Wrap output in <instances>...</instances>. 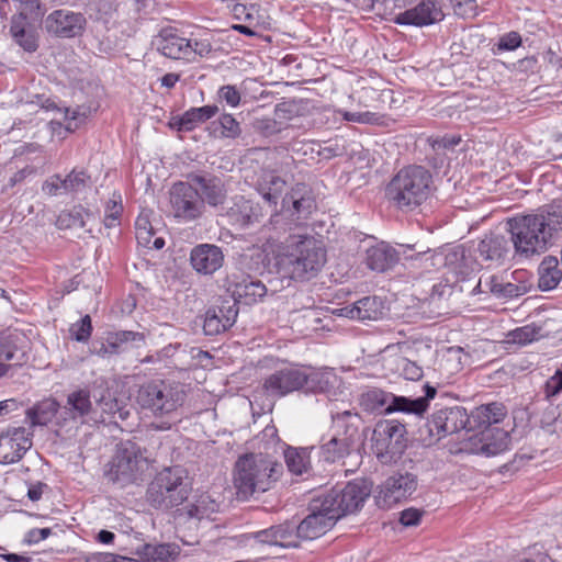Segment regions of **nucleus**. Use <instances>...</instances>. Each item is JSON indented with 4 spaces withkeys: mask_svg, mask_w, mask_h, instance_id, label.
I'll use <instances>...</instances> for the list:
<instances>
[{
    "mask_svg": "<svg viewBox=\"0 0 562 562\" xmlns=\"http://www.w3.org/2000/svg\"><path fill=\"white\" fill-rule=\"evenodd\" d=\"M507 226L516 256L526 259L539 256L562 229V205L551 204L538 213L515 216L507 221Z\"/></svg>",
    "mask_w": 562,
    "mask_h": 562,
    "instance_id": "obj_1",
    "label": "nucleus"
},
{
    "mask_svg": "<svg viewBox=\"0 0 562 562\" xmlns=\"http://www.w3.org/2000/svg\"><path fill=\"white\" fill-rule=\"evenodd\" d=\"M283 472V465L268 456L248 453L238 458L234 470V486L240 499L271 488Z\"/></svg>",
    "mask_w": 562,
    "mask_h": 562,
    "instance_id": "obj_2",
    "label": "nucleus"
},
{
    "mask_svg": "<svg viewBox=\"0 0 562 562\" xmlns=\"http://www.w3.org/2000/svg\"><path fill=\"white\" fill-rule=\"evenodd\" d=\"M290 250L278 260V270L283 278L307 281L314 278L326 262V251L321 240L312 236H300L291 243Z\"/></svg>",
    "mask_w": 562,
    "mask_h": 562,
    "instance_id": "obj_3",
    "label": "nucleus"
},
{
    "mask_svg": "<svg viewBox=\"0 0 562 562\" xmlns=\"http://www.w3.org/2000/svg\"><path fill=\"white\" fill-rule=\"evenodd\" d=\"M432 175L418 165L402 168L389 182L385 195L397 209L411 211L422 205L430 195Z\"/></svg>",
    "mask_w": 562,
    "mask_h": 562,
    "instance_id": "obj_4",
    "label": "nucleus"
},
{
    "mask_svg": "<svg viewBox=\"0 0 562 562\" xmlns=\"http://www.w3.org/2000/svg\"><path fill=\"white\" fill-rule=\"evenodd\" d=\"M191 491L188 472L180 465L164 468L149 483L146 491L147 503L161 510L181 505Z\"/></svg>",
    "mask_w": 562,
    "mask_h": 562,
    "instance_id": "obj_5",
    "label": "nucleus"
},
{
    "mask_svg": "<svg viewBox=\"0 0 562 562\" xmlns=\"http://www.w3.org/2000/svg\"><path fill=\"white\" fill-rule=\"evenodd\" d=\"M186 393L178 384L155 380L139 386L136 403L146 414L154 417H170L182 406Z\"/></svg>",
    "mask_w": 562,
    "mask_h": 562,
    "instance_id": "obj_6",
    "label": "nucleus"
},
{
    "mask_svg": "<svg viewBox=\"0 0 562 562\" xmlns=\"http://www.w3.org/2000/svg\"><path fill=\"white\" fill-rule=\"evenodd\" d=\"M424 396L411 398L397 396L380 389H372L362 394L361 404L367 411L371 412L379 411L386 414L401 412L423 416L428 409L429 400L434 398L437 394L436 387L428 383L424 385Z\"/></svg>",
    "mask_w": 562,
    "mask_h": 562,
    "instance_id": "obj_7",
    "label": "nucleus"
},
{
    "mask_svg": "<svg viewBox=\"0 0 562 562\" xmlns=\"http://www.w3.org/2000/svg\"><path fill=\"white\" fill-rule=\"evenodd\" d=\"M470 417L462 406L443 407L435 411L417 429L416 439L425 447L438 442L440 439L459 432L469 431Z\"/></svg>",
    "mask_w": 562,
    "mask_h": 562,
    "instance_id": "obj_8",
    "label": "nucleus"
},
{
    "mask_svg": "<svg viewBox=\"0 0 562 562\" xmlns=\"http://www.w3.org/2000/svg\"><path fill=\"white\" fill-rule=\"evenodd\" d=\"M305 379V369L297 366L276 370L263 380L260 387L254 391V400L256 403L262 400L261 409L270 412L273 408L274 398L302 390Z\"/></svg>",
    "mask_w": 562,
    "mask_h": 562,
    "instance_id": "obj_9",
    "label": "nucleus"
},
{
    "mask_svg": "<svg viewBox=\"0 0 562 562\" xmlns=\"http://www.w3.org/2000/svg\"><path fill=\"white\" fill-rule=\"evenodd\" d=\"M372 485L369 481L360 479L348 482L344 486L336 485L324 494L322 499L336 520L358 512L370 496Z\"/></svg>",
    "mask_w": 562,
    "mask_h": 562,
    "instance_id": "obj_10",
    "label": "nucleus"
},
{
    "mask_svg": "<svg viewBox=\"0 0 562 562\" xmlns=\"http://www.w3.org/2000/svg\"><path fill=\"white\" fill-rule=\"evenodd\" d=\"M406 428L394 419L380 420L372 432V451L383 464L396 462L406 449Z\"/></svg>",
    "mask_w": 562,
    "mask_h": 562,
    "instance_id": "obj_11",
    "label": "nucleus"
},
{
    "mask_svg": "<svg viewBox=\"0 0 562 562\" xmlns=\"http://www.w3.org/2000/svg\"><path fill=\"white\" fill-rule=\"evenodd\" d=\"M143 461L145 457L140 447L131 440L123 441L117 446L115 456L104 471V476L109 482L123 487L136 481Z\"/></svg>",
    "mask_w": 562,
    "mask_h": 562,
    "instance_id": "obj_12",
    "label": "nucleus"
},
{
    "mask_svg": "<svg viewBox=\"0 0 562 562\" xmlns=\"http://www.w3.org/2000/svg\"><path fill=\"white\" fill-rule=\"evenodd\" d=\"M169 207L173 217L181 223L196 221L205 213L204 200L190 182L178 181L169 190Z\"/></svg>",
    "mask_w": 562,
    "mask_h": 562,
    "instance_id": "obj_13",
    "label": "nucleus"
},
{
    "mask_svg": "<svg viewBox=\"0 0 562 562\" xmlns=\"http://www.w3.org/2000/svg\"><path fill=\"white\" fill-rule=\"evenodd\" d=\"M47 33L59 38H75L81 36L87 27V19L81 12L67 9H57L44 20Z\"/></svg>",
    "mask_w": 562,
    "mask_h": 562,
    "instance_id": "obj_14",
    "label": "nucleus"
},
{
    "mask_svg": "<svg viewBox=\"0 0 562 562\" xmlns=\"http://www.w3.org/2000/svg\"><path fill=\"white\" fill-rule=\"evenodd\" d=\"M417 476L409 472L395 473L380 486L375 496L380 507L390 508L394 504L411 496L417 488Z\"/></svg>",
    "mask_w": 562,
    "mask_h": 562,
    "instance_id": "obj_15",
    "label": "nucleus"
},
{
    "mask_svg": "<svg viewBox=\"0 0 562 562\" xmlns=\"http://www.w3.org/2000/svg\"><path fill=\"white\" fill-rule=\"evenodd\" d=\"M310 514L297 522L299 537L302 541L314 540L325 535L337 522L336 518L324 506L322 497L314 498L310 504Z\"/></svg>",
    "mask_w": 562,
    "mask_h": 562,
    "instance_id": "obj_16",
    "label": "nucleus"
},
{
    "mask_svg": "<svg viewBox=\"0 0 562 562\" xmlns=\"http://www.w3.org/2000/svg\"><path fill=\"white\" fill-rule=\"evenodd\" d=\"M416 259L430 261L431 267L445 266L462 278H465L474 270V260L465 255L463 246L453 247L446 252H436L430 249L418 250Z\"/></svg>",
    "mask_w": 562,
    "mask_h": 562,
    "instance_id": "obj_17",
    "label": "nucleus"
},
{
    "mask_svg": "<svg viewBox=\"0 0 562 562\" xmlns=\"http://www.w3.org/2000/svg\"><path fill=\"white\" fill-rule=\"evenodd\" d=\"M281 207L291 216L296 225H303L316 210V201L312 189L305 183L294 184L282 198Z\"/></svg>",
    "mask_w": 562,
    "mask_h": 562,
    "instance_id": "obj_18",
    "label": "nucleus"
},
{
    "mask_svg": "<svg viewBox=\"0 0 562 562\" xmlns=\"http://www.w3.org/2000/svg\"><path fill=\"white\" fill-rule=\"evenodd\" d=\"M33 432L25 427H9L0 434V464L20 461L33 446Z\"/></svg>",
    "mask_w": 562,
    "mask_h": 562,
    "instance_id": "obj_19",
    "label": "nucleus"
},
{
    "mask_svg": "<svg viewBox=\"0 0 562 562\" xmlns=\"http://www.w3.org/2000/svg\"><path fill=\"white\" fill-rule=\"evenodd\" d=\"M411 250H413L411 245H400V248L396 249L382 241L366 250L364 262L370 270L384 272L393 268L401 256H404L405 259H414L413 255L407 254Z\"/></svg>",
    "mask_w": 562,
    "mask_h": 562,
    "instance_id": "obj_20",
    "label": "nucleus"
},
{
    "mask_svg": "<svg viewBox=\"0 0 562 562\" xmlns=\"http://www.w3.org/2000/svg\"><path fill=\"white\" fill-rule=\"evenodd\" d=\"M445 14L440 4L434 0H423L414 8L395 15L394 22L398 25L426 26L442 21Z\"/></svg>",
    "mask_w": 562,
    "mask_h": 562,
    "instance_id": "obj_21",
    "label": "nucleus"
},
{
    "mask_svg": "<svg viewBox=\"0 0 562 562\" xmlns=\"http://www.w3.org/2000/svg\"><path fill=\"white\" fill-rule=\"evenodd\" d=\"M238 307L236 302L224 300L205 312L203 331L206 336H216L229 329L236 322Z\"/></svg>",
    "mask_w": 562,
    "mask_h": 562,
    "instance_id": "obj_22",
    "label": "nucleus"
},
{
    "mask_svg": "<svg viewBox=\"0 0 562 562\" xmlns=\"http://www.w3.org/2000/svg\"><path fill=\"white\" fill-rule=\"evenodd\" d=\"M190 262L198 273L210 276L223 267L224 254L216 245L200 244L192 248Z\"/></svg>",
    "mask_w": 562,
    "mask_h": 562,
    "instance_id": "obj_23",
    "label": "nucleus"
},
{
    "mask_svg": "<svg viewBox=\"0 0 562 562\" xmlns=\"http://www.w3.org/2000/svg\"><path fill=\"white\" fill-rule=\"evenodd\" d=\"M265 216L259 203L244 196H237L227 210L226 217L229 224L239 228H247L259 223Z\"/></svg>",
    "mask_w": 562,
    "mask_h": 562,
    "instance_id": "obj_24",
    "label": "nucleus"
},
{
    "mask_svg": "<svg viewBox=\"0 0 562 562\" xmlns=\"http://www.w3.org/2000/svg\"><path fill=\"white\" fill-rule=\"evenodd\" d=\"M155 45L168 58L190 60V41L180 36L173 27L162 29L156 36Z\"/></svg>",
    "mask_w": 562,
    "mask_h": 562,
    "instance_id": "obj_25",
    "label": "nucleus"
},
{
    "mask_svg": "<svg viewBox=\"0 0 562 562\" xmlns=\"http://www.w3.org/2000/svg\"><path fill=\"white\" fill-rule=\"evenodd\" d=\"M506 415L507 409L503 403L492 402L480 405L469 414V431L497 428L496 425L503 422Z\"/></svg>",
    "mask_w": 562,
    "mask_h": 562,
    "instance_id": "obj_26",
    "label": "nucleus"
},
{
    "mask_svg": "<svg viewBox=\"0 0 562 562\" xmlns=\"http://www.w3.org/2000/svg\"><path fill=\"white\" fill-rule=\"evenodd\" d=\"M359 422L360 416L350 411L337 413L333 416L334 435L340 437L351 451L358 450L361 442Z\"/></svg>",
    "mask_w": 562,
    "mask_h": 562,
    "instance_id": "obj_27",
    "label": "nucleus"
},
{
    "mask_svg": "<svg viewBox=\"0 0 562 562\" xmlns=\"http://www.w3.org/2000/svg\"><path fill=\"white\" fill-rule=\"evenodd\" d=\"M188 180L200 187V195L204 200V204L217 206L224 203L226 199V190L222 180L215 176H203L200 173H189Z\"/></svg>",
    "mask_w": 562,
    "mask_h": 562,
    "instance_id": "obj_28",
    "label": "nucleus"
},
{
    "mask_svg": "<svg viewBox=\"0 0 562 562\" xmlns=\"http://www.w3.org/2000/svg\"><path fill=\"white\" fill-rule=\"evenodd\" d=\"M512 239L504 235L490 234L486 235L477 245V252L486 261L502 263L510 254Z\"/></svg>",
    "mask_w": 562,
    "mask_h": 562,
    "instance_id": "obj_29",
    "label": "nucleus"
},
{
    "mask_svg": "<svg viewBox=\"0 0 562 562\" xmlns=\"http://www.w3.org/2000/svg\"><path fill=\"white\" fill-rule=\"evenodd\" d=\"M479 435L480 446L476 448L479 453L493 457L508 449L509 434L499 427L479 431Z\"/></svg>",
    "mask_w": 562,
    "mask_h": 562,
    "instance_id": "obj_30",
    "label": "nucleus"
},
{
    "mask_svg": "<svg viewBox=\"0 0 562 562\" xmlns=\"http://www.w3.org/2000/svg\"><path fill=\"white\" fill-rule=\"evenodd\" d=\"M305 378L306 382H303L302 389L305 393H330L339 380L335 371L329 368L311 372L305 370Z\"/></svg>",
    "mask_w": 562,
    "mask_h": 562,
    "instance_id": "obj_31",
    "label": "nucleus"
},
{
    "mask_svg": "<svg viewBox=\"0 0 562 562\" xmlns=\"http://www.w3.org/2000/svg\"><path fill=\"white\" fill-rule=\"evenodd\" d=\"M145 336L142 333L133 330H120L109 333L105 342L99 350L100 355H117L125 350V346L130 342H144Z\"/></svg>",
    "mask_w": 562,
    "mask_h": 562,
    "instance_id": "obj_32",
    "label": "nucleus"
},
{
    "mask_svg": "<svg viewBox=\"0 0 562 562\" xmlns=\"http://www.w3.org/2000/svg\"><path fill=\"white\" fill-rule=\"evenodd\" d=\"M267 294L266 285L251 278L244 279L235 284L233 290L234 300L232 302L241 301L247 305H251L261 300Z\"/></svg>",
    "mask_w": 562,
    "mask_h": 562,
    "instance_id": "obj_33",
    "label": "nucleus"
},
{
    "mask_svg": "<svg viewBox=\"0 0 562 562\" xmlns=\"http://www.w3.org/2000/svg\"><path fill=\"white\" fill-rule=\"evenodd\" d=\"M285 181L277 173L270 171L261 176L257 190L265 201L276 206L285 189Z\"/></svg>",
    "mask_w": 562,
    "mask_h": 562,
    "instance_id": "obj_34",
    "label": "nucleus"
},
{
    "mask_svg": "<svg viewBox=\"0 0 562 562\" xmlns=\"http://www.w3.org/2000/svg\"><path fill=\"white\" fill-rule=\"evenodd\" d=\"M538 274V288L541 291H550L557 288L562 279L558 258L553 256L544 257L539 265Z\"/></svg>",
    "mask_w": 562,
    "mask_h": 562,
    "instance_id": "obj_35",
    "label": "nucleus"
},
{
    "mask_svg": "<svg viewBox=\"0 0 562 562\" xmlns=\"http://www.w3.org/2000/svg\"><path fill=\"white\" fill-rule=\"evenodd\" d=\"M59 403L55 398H44L26 411L32 426H45L55 417Z\"/></svg>",
    "mask_w": 562,
    "mask_h": 562,
    "instance_id": "obj_36",
    "label": "nucleus"
},
{
    "mask_svg": "<svg viewBox=\"0 0 562 562\" xmlns=\"http://www.w3.org/2000/svg\"><path fill=\"white\" fill-rule=\"evenodd\" d=\"M65 409L71 419L83 418L89 415L92 411L90 392L80 389L68 394Z\"/></svg>",
    "mask_w": 562,
    "mask_h": 562,
    "instance_id": "obj_37",
    "label": "nucleus"
},
{
    "mask_svg": "<svg viewBox=\"0 0 562 562\" xmlns=\"http://www.w3.org/2000/svg\"><path fill=\"white\" fill-rule=\"evenodd\" d=\"M140 555L143 562H176L179 547L172 543L145 544Z\"/></svg>",
    "mask_w": 562,
    "mask_h": 562,
    "instance_id": "obj_38",
    "label": "nucleus"
},
{
    "mask_svg": "<svg viewBox=\"0 0 562 562\" xmlns=\"http://www.w3.org/2000/svg\"><path fill=\"white\" fill-rule=\"evenodd\" d=\"M220 504L207 494L200 495L192 504L186 508V515L189 519L202 521L211 519V516L217 513Z\"/></svg>",
    "mask_w": 562,
    "mask_h": 562,
    "instance_id": "obj_39",
    "label": "nucleus"
},
{
    "mask_svg": "<svg viewBox=\"0 0 562 562\" xmlns=\"http://www.w3.org/2000/svg\"><path fill=\"white\" fill-rule=\"evenodd\" d=\"M383 302L378 296H364L356 302L357 321H376L383 315Z\"/></svg>",
    "mask_w": 562,
    "mask_h": 562,
    "instance_id": "obj_40",
    "label": "nucleus"
},
{
    "mask_svg": "<svg viewBox=\"0 0 562 562\" xmlns=\"http://www.w3.org/2000/svg\"><path fill=\"white\" fill-rule=\"evenodd\" d=\"M277 547L281 548H299L302 541L299 537L297 522L285 520L282 524L274 525Z\"/></svg>",
    "mask_w": 562,
    "mask_h": 562,
    "instance_id": "obj_41",
    "label": "nucleus"
},
{
    "mask_svg": "<svg viewBox=\"0 0 562 562\" xmlns=\"http://www.w3.org/2000/svg\"><path fill=\"white\" fill-rule=\"evenodd\" d=\"M284 460L290 472L301 475L308 469L310 450L308 448L288 447L284 450Z\"/></svg>",
    "mask_w": 562,
    "mask_h": 562,
    "instance_id": "obj_42",
    "label": "nucleus"
},
{
    "mask_svg": "<svg viewBox=\"0 0 562 562\" xmlns=\"http://www.w3.org/2000/svg\"><path fill=\"white\" fill-rule=\"evenodd\" d=\"M351 452L352 451L348 448V445L344 443L340 437H336L335 435L319 447L321 457L326 462L330 463L349 456Z\"/></svg>",
    "mask_w": 562,
    "mask_h": 562,
    "instance_id": "obj_43",
    "label": "nucleus"
},
{
    "mask_svg": "<svg viewBox=\"0 0 562 562\" xmlns=\"http://www.w3.org/2000/svg\"><path fill=\"white\" fill-rule=\"evenodd\" d=\"M541 330L542 328L535 324L518 327L507 334V342L526 346L542 338Z\"/></svg>",
    "mask_w": 562,
    "mask_h": 562,
    "instance_id": "obj_44",
    "label": "nucleus"
},
{
    "mask_svg": "<svg viewBox=\"0 0 562 562\" xmlns=\"http://www.w3.org/2000/svg\"><path fill=\"white\" fill-rule=\"evenodd\" d=\"M90 212L82 206H75L70 211H63L57 217L56 225L59 229L72 227H85L86 217L90 216Z\"/></svg>",
    "mask_w": 562,
    "mask_h": 562,
    "instance_id": "obj_45",
    "label": "nucleus"
},
{
    "mask_svg": "<svg viewBox=\"0 0 562 562\" xmlns=\"http://www.w3.org/2000/svg\"><path fill=\"white\" fill-rule=\"evenodd\" d=\"M218 112V106L213 105H204L200 108H191L183 113L184 121L188 126V131H193L199 124H202L213 116H215Z\"/></svg>",
    "mask_w": 562,
    "mask_h": 562,
    "instance_id": "obj_46",
    "label": "nucleus"
},
{
    "mask_svg": "<svg viewBox=\"0 0 562 562\" xmlns=\"http://www.w3.org/2000/svg\"><path fill=\"white\" fill-rule=\"evenodd\" d=\"M123 213L122 195L119 192H113L112 196L105 204L104 209V226L113 228L121 224V216Z\"/></svg>",
    "mask_w": 562,
    "mask_h": 562,
    "instance_id": "obj_47",
    "label": "nucleus"
},
{
    "mask_svg": "<svg viewBox=\"0 0 562 562\" xmlns=\"http://www.w3.org/2000/svg\"><path fill=\"white\" fill-rule=\"evenodd\" d=\"M91 182L90 175L83 169H74L64 178V191L66 194H75L85 191Z\"/></svg>",
    "mask_w": 562,
    "mask_h": 562,
    "instance_id": "obj_48",
    "label": "nucleus"
},
{
    "mask_svg": "<svg viewBox=\"0 0 562 562\" xmlns=\"http://www.w3.org/2000/svg\"><path fill=\"white\" fill-rule=\"evenodd\" d=\"M300 226L301 225H296V223L291 220V216L285 213L282 207L280 211L272 214L268 224L265 225L266 228L276 233L274 235H271L270 238H279L281 234Z\"/></svg>",
    "mask_w": 562,
    "mask_h": 562,
    "instance_id": "obj_49",
    "label": "nucleus"
},
{
    "mask_svg": "<svg viewBox=\"0 0 562 562\" xmlns=\"http://www.w3.org/2000/svg\"><path fill=\"white\" fill-rule=\"evenodd\" d=\"M10 33L14 41L23 47L26 52H35L38 47L36 38L30 32H26L22 23L13 22L10 27Z\"/></svg>",
    "mask_w": 562,
    "mask_h": 562,
    "instance_id": "obj_50",
    "label": "nucleus"
},
{
    "mask_svg": "<svg viewBox=\"0 0 562 562\" xmlns=\"http://www.w3.org/2000/svg\"><path fill=\"white\" fill-rule=\"evenodd\" d=\"M69 333L71 338L79 342L88 341L92 333L91 317L85 315L80 321L70 326Z\"/></svg>",
    "mask_w": 562,
    "mask_h": 562,
    "instance_id": "obj_51",
    "label": "nucleus"
},
{
    "mask_svg": "<svg viewBox=\"0 0 562 562\" xmlns=\"http://www.w3.org/2000/svg\"><path fill=\"white\" fill-rule=\"evenodd\" d=\"M136 238L138 244L149 247L154 236V228L147 216L139 215L135 222Z\"/></svg>",
    "mask_w": 562,
    "mask_h": 562,
    "instance_id": "obj_52",
    "label": "nucleus"
},
{
    "mask_svg": "<svg viewBox=\"0 0 562 562\" xmlns=\"http://www.w3.org/2000/svg\"><path fill=\"white\" fill-rule=\"evenodd\" d=\"M217 123L221 127V136L223 137L236 138L241 133L239 123L232 114H223Z\"/></svg>",
    "mask_w": 562,
    "mask_h": 562,
    "instance_id": "obj_53",
    "label": "nucleus"
},
{
    "mask_svg": "<svg viewBox=\"0 0 562 562\" xmlns=\"http://www.w3.org/2000/svg\"><path fill=\"white\" fill-rule=\"evenodd\" d=\"M398 369L401 370V374L411 381L420 380L424 375L423 368L419 367L416 362L411 361L406 358H403L398 363Z\"/></svg>",
    "mask_w": 562,
    "mask_h": 562,
    "instance_id": "obj_54",
    "label": "nucleus"
},
{
    "mask_svg": "<svg viewBox=\"0 0 562 562\" xmlns=\"http://www.w3.org/2000/svg\"><path fill=\"white\" fill-rule=\"evenodd\" d=\"M42 191L49 196L66 194L64 179L59 175H53L43 182Z\"/></svg>",
    "mask_w": 562,
    "mask_h": 562,
    "instance_id": "obj_55",
    "label": "nucleus"
},
{
    "mask_svg": "<svg viewBox=\"0 0 562 562\" xmlns=\"http://www.w3.org/2000/svg\"><path fill=\"white\" fill-rule=\"evenodd\" d=\"M18 348L12 344L10 338H5L0 342V361H12L16 360L15 364L21 366L24 353L21 352L20 357H16Z\"/></svg>",
    "mask_w": 562,
    "mask_h": 562,
    "instance_id": "obj_56",
    "label": "nucleus"
},
{
    "mask_svg": "<svg viewBox=\"0 0 562 562\" xmlns=\"http://www.w3.org/2000/svg\"><path fill=\"white\" fill-rule=\"evenodd\" d=\"M530 289V284L527 282L512 283L505 282L502 285V296L504 299H514L526 294Z\"/></svg>",
    "mask_w": 562,
    "mask_h": 562,
    "instance_id": "obj_57",
    "label": "nucleus"
},
{
    "mask_svg": "<svg viewBox=\"0 0 562 562\" xmlns=\"http://www.w3.org/2000/svg\"><path fill=\"white\" fill-rule=\"evenodd\" d=\"M218 98L224 100L229 106L236 108L240 103V92L233 85H225L218 89Z\"/></svg>",
    "mask_w": 562,
    "mask_h": 562,
    "instance_id": "obj_58",
    "label": "nucleus"
},
{
    "mask_svg": "<svg viewBox=\"0 0 562 562\" xmlns=\"http://www.w3.org/2000/svg\"><path fill=\"white\" fill-rule=\"evenodd\" d=\"M190 60L195 56L205 57L212 52V44L209 38H190Z\"/></svg>",
    "mask_w": 562,
    "mask_h": 562,
    "instance_id": "obj_59",
    "label": "nucleus"
},
{
    "mask_svg": "<svg viewBox=\"0 0 562 562\" xmlns=\"http://www.w3.org/2000/svg\"><path fill=\"white\" fill-rule=\"evenodd\" d=\"M521 36L518 32H509L501 36L498 43L496 44L497 50H514L521 45Z\"/></svg>",
    "mask_w": 562,
    "mask_h": 562,
    "instance_id": "obj_60",
    "label": "nucleus"
},
{
    "mask_svg": "<svg viewBox=\"0 0 562 562\" xmlns=\"http://www.w3.org/2000/svg\"><path fill=\"white\" fill-rule=\"evenodd\" d=\"M454 13L462 18H470L476 14L475 0H451Z\"/></svg>",
    "mask_w": 562,
    "mask_h": 562,
    "instance_id": "obj_61",
    "label": "nucleus"
},
{
    "mask_svg": "<svg viewBox=\"0 0 562 562\" xmlns=\"http://www.w3.org/2000/svg\"><path fill=\"white\" fill-rule=\"evenodd\" d=\"M274 536H276L274 526H271L269 528L246 535V537L248 539H255L259 543L277 546V540H276Z\"/></svg>",
    "mask_w": 562,
    "mask_h": 562,
    "instance_id": "obj_62",
    "label": "nucleus"
},
{
    "mask_svg": "<svg viewBox=\"0 0 562 562\" xmlns=\"http://www.w3.org/2000/svg\"><path fill=\"white\" fill-rule=\"evenodd\" d=\"M97 404L103 414H106L115 418V411H119V406L121 403L116 398L112 397V395L109 393L108 395H102L101 398L97 402Z\"/></svg>",
    "mask_w": 562,
    "mask_h": 562,
    "instance_id": "obj_63",
    "label": "nucleus"
},
{
    "mask_svg": "<svg viewBox=\"0 0 562 562\" xmlns=\"http://www.w3.org/2000/svg\"><path fill=\"white\" fill-rule=\"evenodd\" d=\"M424 514V510L417 509L414 507L406 508L401 513L400 522L405 527L417 526L420 521V518Z\"/></svg>",
    "mask_w": 562,
    "mask_h": 562,
    "instance_id": "obj_64",
    "label": "nucleus"
}]
</instances>
